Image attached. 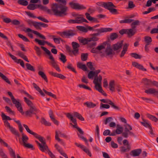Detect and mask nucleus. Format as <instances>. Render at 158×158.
Here are the masks:
<instances>
[{"label": "nucleus", "mask_w": 158, "mask_h": 158, "mask_svg": "<svg viewBox=\"0 0 158 158\" xmlns=\"http://www.w3.org/2000/svg\"><path fill=\"white\" fill-rule=\"evenodd\" d=\"M57 2L61 3H54L51 5V9L48 8V11L50 15H54L56 16L62 17L67 15L68 10L66 6L67 2L66 0H55Z\"/></svg>", "instance_id": "obj_1"}, {"label": "nucleus", "mask_w": 158, "mask_h": 158, "mask_svg": "<svg viewBox=\"0 0 158 158\" xmlns=\"http://www.w3.org/2000/svg\"><path fill=\"white\" fill-rule=\"evenodd\" d=\"M91 37L84 38L82 37H79L78 40L79 42L82 44L85 45H87L90 48L94 47L97 45V41L99 40V38L97 36H98V34L97 33L90 34Z\"/></svg>", "instance_id": "obj_2"}, {"label": "nucleus", "mask_w": 158, "mask_h": 158, "mask_svg": "<svg viewBox=\"0 0 158 158\" xmlns=\"http://www.w3.org/2000/svg\"><path fill=\"white\" fill-rule=\"evenodd\" d=\"M24 98L25 102L28 106V109L24 112L20 105V113L23 115L31 117L33 115H36L37 113L39 112L40 110L36 108L31 101L26 97H24Z\"/></svg>", "instance_id": "obj_3"}, {"label": "nucleus", "mask_w": 158, "mask_h": 158, "mask_svg": "<svg viewBox=\"0 0 158 158\" xmlns=\"http://www.w3.org/2000/svg\"><path fill=\"white\" fill-rule=\"evenodd\" d=\"M125 127L124 129L125 131L123 132V129H116L115 132L117 134H119L122 133V135L125 138H127L128 137V135H131L134 136V134L132 132L130 131V130H131L132 128L131 126L127 123L124 125Z\"/></svg>", "instance_id": "obj_4"}, {"label": "nucleus", "mask_w": 158, "mask_h": 158, "mask_svg": "<svg viewBox=\"0 0 158 158\" xmlns=\"http://www.w3.org/2000/svg\"><path fill=\"white\" fill-rule=\"evenodd\" d=\"M41 48L49 56V59L51 60L50 63L52 65V66L57 71L60 72L61 70L58 65L57 64L53 56L51 54L50 52L46 48L43 46H41Z\"/></svg>", "instance_id": "obj_5"}, {"label": "nucleus", "mask_w": 158, "mask_h": 158, "mask_svg": "<svg viewBox=\"0 0 158 158\" xmlns=\"http://www.w3.org/2000/svg\"><path fill=\"white\" fill-rule=\"evenodd\" d=\"M36 138L41 143V144L39 147L40 150L42 152H47L49 149L46 143L45 139L44 140V137L39 135Z\"/></svg>", "instance_id": "obj_6"}, {"label": "nucleus", "mask_w": 158, "mask_h": 158, "mask_svg": "<svg viewBox=\"0 0 158 158\" xmlns=\"http://www.w3.org/2000/svg\"><path fill=\"white\" fill-rule=\"evenodd\" d=\"M27 8L30 10H33L37 8H39L41 10L46 12L49 15L48 11V8L46 6H43L41 5H37L34 4H29L27 7Z\"/></svg>", "instance_id": "obj_7"}, {"label": "nucleus", "mask_w": 158, "mask_h": 158, "mask_svg": "<svg viewBox=\"0 0 158 158\" xmlns=\"http://www.w3.org/2000/svg\"><path fill=\"white\" fill-rule=\"evenodd\" d=\"M136 32V30H134L133 29H123L120 30L119 33L122 35L126 34L128 38H131L135 34Z\"/></svg>", "instance_id": "obj_8"}, {"label": "nucleus", "mask_w": 158, "mask_h": 158, "mask_svg": "<svg viewBox=\"0 0 158 158\" xmlns=\"http://www.w3.org/2000/svg\"><path fill=\"white\" fill-rule=\"evenodd\" d=\"M66 116L69 119H70L71 121L74 125H73L72 123H70V124L72 125L74 128H76L81 134L83 135L84 134V132L80 128L77 126V124L76 119L74 118L72 114L69 113H67Z\"/></svg>", "instance_id": "obj_9"}, {"label": "nucleus", "mask_w": 158, "mask_h": 158, "mask_svg": "<svg viewBox=\"0 0 158 158\" xmlns=\"http://www.w3.org/2000/svg\"><path fill=\"white\" fill-rule=\"evenodd\" d=\"M59 35L62 37L69 38L70 36H73L76 34L75 31L72 30H66L59 33Z\"/></svg>", "instance_id": "obj_10"}, {"label": "nucleus", "mask_w": 158, "mask_h": 158, "mask_svg": "<svg viewBox=\"0 0 158 158\" xmlns=\"http://www.w3.org/2000/svg\"><path fill=\"white\" fill-rule=\"evenodd\" d=\"M107 44L106 42H105L102 44L98 46L96 48H93L91 50L90 52L93 53H100V51L105 48V46Z\"/></svg>", "instance_id": "obj_11"}, {"label": "nucleus", "mask_w": 158, "mask_h": 158, "mask_svg": "<svg viewBox=\"0 0 158 158\" xmlns=\"http://www.w3.org/2000/svg\"><path fill=\"white\" fill-rule=\"evenodd\" d=\"M102 80V77L101 75H99L98 78H95L93 81V83L95 85V89L99 92L102 91V88L101 85L98 83V81L100 82H101Z\"/></svg>", "instance_id": "obj_12"}, {"label": "nucleus", "mask_w": 158, "mask_h": 158, "mask_svg": "<svg viewBox=\"0 0 158 158\" xmlns=\"http://www.w3.org/2000/svg\"><path fill=\"white\" fill-rule=\"evenodd\" d=\"M69 5L71 7L75 10H81L85 9L86 7L82 5H80L78 3H74L73 2H70Z\"/></svg>", "instance_id": "obj_13"}, {"label": "nucleus", "mask_w": 158, "mask_h": 158, "mask_svg": "<svg viewBox=\"0 0 158 158\" xmlns=\"http://www.w3.org/2000/svg\"><path fill=\"white\" fill-rule=\"evenodd\" d=\"M4 125L5 126H6L10 130L11 133L18 137L19 136V132L16 129L10 126V124L7 121H4Z\"/></svg>", "instance_id": "obj_14"}, {"label": "nucleus", "mask_w": 158, "mask_h": 158, "mask_svg": "<svg viewBox=\"0 0 158 158\" xmlns=\"http://www.w3.org/2000/svg\"><path fill=\"white\" fill-rule=\"evenodd\" d=\"M116 6L114 5L112 2H110L106 9L109 10L110 12L112 14L116 15L118 14L117 10L115 8H116Z\"/></svg>", "instance_id": "obj_15"}, {"label": "nucleus", "mask_w": 158, "mask_h": 158, "mask_svg": "<svg viewBox=\"0 0 158 158\" xmlns=\"http://www.w3.org/2000/svg\"><path fill=\"white\" fill-rule=\"evenodd\" d=\"M73 50H72V52L75 56L79 54V49L80 45L75 42H73L72 43Z\"/></svg>", "instance_id": "obj_16"}, {"label": "nucleus", "mask_w": 158, "mask_h": 158, "mask_svg": "<svg viewBox=\"0 0 158 158\" xmlns=\"http://www.w3.org/2000/svg\"><path fill=\"white\" fill-rule=\"evenodd\" d=\"M76 27L79 30L85 33L87 32L88 30L96 31L94 29L93 27L89 26H87L86 28L84 26H77Z\"/></svg>", "instance_id": "obj_17"}, {"label": "nucleus", "mask_w": 158, "mask_h": 158, "mask_svg": "<svg viewBox=\"0 0 158 158\" xmlns=\"http://www.w3.org/2000/svg\"><path fill=\"white\" fill-rule=\"evenodd\" d=\"M23 31H25V32H31L32 33H33L35 34L37 36H38L39 37H40V38L44 40H45L46 39L44 36L42 35L41 34L39 33L38 31L31 29L30 28H27V29L26 30H23Z\"/></svg>", "instance_id": "obj_18"}, {"label": "nucleus", "mask_w": 158, "mask_h": 158, "mask_svg": "<svg viewBox=\"0 0 158 158\" xmlns=\"http://www.w3.org/2000/svg\"><path fill=\"white\" fill-rule=\"evenodd\" d=\"M35 41L36 42H37L38 44L40 45H44L45 44V43L50 47L53 48H56L55 46L53 45L52 44L50 43H49V42L47 41H45L44 40H39L37 39H35Z\"/></svg>", "instance_id": "obj_19"}, {"label": "nucleus", "mask_w": 158, "mask_h": 158, "mask_svg": "<svg viewBox=\"0 0 158 158\" xmlns=\"http://www.w3.org/2000/svg\"><path fill=\"white\" fill-rule=\"evenodd\" d=\"M113 30V29L110 28H101L100 29H95L96 31H97V34L99 35L101 33L104 32H110Z\"/></svg>", "instance_id": "obj_20"}, {"label": "nucleus", "mask_w": 158, "mask_h": 158, "mask_svg": "<svg viewBox=\"0 0 158 158\" xmlns=\"http://www.w3.org/2000/svg\"><path fill=\"white\" fill-rule=\"evenodd\" d=\"M142 152L141 149H137L131 151L130 153V155L134 157L138 156Z\"/></svg>", "instance_id": "obj_21"}, {"label": "nucleus", "mask_w": 158, "mask_h": 158, "mask_svg": "<svg viewBox=\"0 0 158 158\" xmlns=\"http://www.w3.org/2000/svg\"><path fill=\"white\" fill-rule=\"evenodd\" d=\"M132 65L134 67L143 71H146L147 70L146 69L143 68V66L139 64L136 62H133L132 63Z\"/></svg>", "instance_id": "obj_22"}, {"label": "nucleus", "mask_w": 158, "mask_h": 158, "mask_svg": "<svg viewBox=\"0 0 158 158\" xmlns=\"http://www.w3.org/2000/svg\"><path fill=\"white\" fill-rule=\"evenodd\" d=\"M123 41L122 40L120 42L113 44V49L114 51H117L121 48L123 45Z\"/></svg>", "instance_id": "obj_23"}, {"label": "nucleus", "mask_w": 158, "mask_h": 158, "mask_svg": "<svg viewBox=\"0 0 158 158\" xmlns=\"http://www.w3.org/2000/svg\"><path fill=\"white\" fill-rule=\"evenodd\" d=\"M85 15L86 17V18L90 21L96 23H98L99 22L97 19L92 17L90 16L89 14V13H85Z\"/></svg>", "instance_id": "obj_24"}, {"label": "nucleus", "mask_w": 158, "mask_h": 158, "mask_svg": "<svg viewBox=\"0 0 158 158\" xmlns=\"http://www.w3.org/2000/svg\"><path fill=\"white\" fill-rule=\"evenodd\" d=\"M129 46V44H128L125 43L124 44L123 47V50L122 51L120 55V57H123L124 56Z\"/></svg>", "instance_id": "obj_25"}, {"label": "nucleus", "mask_w": 158, "mask_h": 158, "mask_svg": "<svg viewBox=\"0 0 158 158\" xmlns=\"http://www.w3.org/2000/svg\"><path fill=\"white\" fill-rule=\"evenodd\" d=\"M55 146L57 151L61 155L66 158H68L67 154L64 152L62 149L60 148V147L57 144H56Z\"/></svg>", "instance_id": "obj_26"}, {"label": "nucleus", "mask_w": 158, "mask_h": 158, "mask_svg": "<svg viewBox=\"0 0 158 158\" xmlns=\"http://www.w3.org/2000/svg\"><path fill=\"white\" fill-rule=\"evenodd\" d=\"M145 92L147 94H154L156 95L158 94V90H156L155 89L153 88H151L146 89L145 90Z\"/></svg>", "instance_id": "obj_27"}, {"label": "nucleus", "mask_w": 158, "mask_h": 158, "mask_svg": "<svg viewBox=\"0 0 158 158\" xmlns=\"http://www.w3.org/2000/svg\"><path fill=\"white\" fill-rule=\"evenodd\" d=\"M23 126L25 128L27 131L28 133H29V134H30L31 135H33L35 138L37 137V136H38V135H38V134H37V133H35V132L32 131H31L29 129L28 126L27 125H26L24 124H23Z\"/></svg>", "instance_id": "obj_28"}, {"label": "nucleus", "mask_w": 158, "mask_h": 158, "mask_svg": "<svg viewBox=\"0 0 158 158\" xmlns=\"http://www.w3.org/2000/svg\"><path fill=\"white\" fill-rule=\"evenodd\" d=\"M83 104L87 108H93L96 106V105L91 102H86L84 103Z\"/></svg>", "instance_id": "obj_29"}, {"label": "nucleus", "mask_w": 158, "mask_h": 158, "mask_svg": "<svg viewBox=\"0 0 158 158\" xmlns=\"http://www.w3.org/2000/svg\"><path fill=\"white\" fill-rule=\"evenodd\" d=\"M33 87L43 97L45 96V94H44L42 90L35 83H33Z\"/></svg>", "instance_id": "obj_30"}, {"label": "nucleus", "mask_w": 158, "mask_h": 158, "mask_svg": "<svg viewBox=\"0 0 158 158\" xmlns=\"http://www.w3.org/2000/svg\"><path fill=\"white\" fill-rule=\"evenodd\" d=\"M29 140L28 137L24 133L22 134V140L21 145H22L23 144L27 143Z\"/></svg>", "instance_id": "obj_31"}, {"label": "nucleus", "mask_w": 158, "mask_h": 158, "mask_svg": "<svg viewBox=\"0 0 158 158\" xmlns=\"http://www.w3.org/2000/svg\"><path fill=\"white\" fill-rule=\"evenodd\" d=\"M115 82L114 80L111 81L109 83V88L110 90L112 92H115Z\"/></svg>", "instance_id": "obj_32"}, {"label": "nucleus", "mask_w": 158, "mask_h": 158, "mask_svg": "<svg viewBox=\"0 0 158 158\" xmlns=\"http://www.w3.org/2000/svg\"><path fill=\"white\" fill-rule=\"evenodd\" d=\"M22 146L24 148L27 149H30L31 150H33L35 149L34 146L28 143H27L23 144Z\"/></svg>", "instance_id": "obj_33"}, {"label": "nucleus", "mask_w": 158, "mask_h": 158, "mask_svg": "<svg viewBox=\"0 0 158 158\" xmlns=\"http://www.w3.org/2000/svg\"><path fill=\"white\" fill-rule=\"evenodd\" d=\"M105 52L107 56H111L114 54V53L112 52V49L110 45L106 47L105 50Z\"/></svg>", "instance_id": "obj_34"}, {"label": "nucleus", "mask_w": 158, "mask_h": 158, "mask_svg": "<svg viewBox=\"0 0 158 158\" xmlns=\"http://www.w3.org/2000/svg\"><path fill=\"white\" fill-rule=\"evenodd\" d=\"M13 103L15 105V106L17 107L19 111H20V102H19V100H17L15 99L14 97L11 99Z\"/></svg>", "instance_id": "obj_35"}, {"label": "nucleus", "mask_w": 158, "mask_h": 158, "mask_svg": "<svg viewBox=\"0 0 158 158\" xmlns=\"http://www.w3.org/2000/svg\"><path fill=\"white\" fill-rule=\"evenodd\" d=\"M109 2H97L96 4L97 5L103 6L106 9V8L107 7V6L109 4Z\"/></svg>", "instance_id": "obj_36"}, {"label": "nucleus", "mask_w": 158, "mask_h": 158, "mask_svg": "<svg viewBox=\"0 0 158 158\" xmlns=\"http://www.w3.org/2000/svg\"><path fill=\"white\" fill-rule=\"evenodd\" d=\"M77 67L79 68L82 69L84 71H87V68L85 65L81 63H77Z\"/></svg>", "instance_id": "obj_37"}, {"label": "nucleus", "mask_w": 158, "mask_h": 158, "mask_svg": "<svg viewBox=\"0 0 158 158\" xmlns=\"http://www.w3.org/2000/svg\"><path fill=\"white\" fill-rule=\"evenodd\" d=\"M38 74L47 82H48L47 77L44 72L41 71H39L38 73Z\"/></svg>", "instance_id": "obj_38"}, {"label": "nucleus", "mask_w": 158, "mask_h": 158, "mask_svg": "<svg viewBox=\"0 0 158 158\" xmlns=\"http://www.w3.org/2000/svg\"><path fill=\"white\" fill-rule=\"evenodd\" d=\"M76 20L78 21V23H81L83 22L88 23V22L83 17H77L76 18Z\"/></svg>", "instance_id": "obj_39"}, {"label": "nucleus", "mask_w": 158, "mask_h": 158, "mask_svg": "<svg viewBox=\"0 0 158 158\" xmlns=\"http://www.w3.org/2000/svg\"><path fill=\"white\" fill-rule=\"evenodd\" d=\"M142 81L144 84L146 85L149 86L152 84V81L151 80L145 78H143Z\"/></svg>", "instance_id": "obj_40"}, {"label": "nucleus", "mask_w": 158, "mask_h": 158, "mask_svg": "<svg viewBox=\"0 0 158 158\" xmlns=\"http://www.w3.org/2000/svg\"><path fill=\"white\" fill-rule=\"evenodd\" d=\"M74 116L77 118L79 120L83 121H84V119L82 116L79 113L77 112H74L73 113Z\"/></svg>", "instance_id": "obj_41"}, {"label": "nucleus", "mask_w": 158, "mask_h": 158, "mask_svg": "<svg viewBox=\"0 0 158 158\" xmlns=\"http://www.w3.org/2000/svg\"><path fill=\"white\" fill-rule=\"evenodd\" d=\"M144 40L146 43V44L145 45V48L147 47V46L149 45L150 43L152 41L151 38L148 36H146L145 37Z\"/></svg>", "instance_id": "obj_42"}, {"label": "nucleus", "mask_w": 158, "mask_h": 158, "mask_svg": "<svg viewBox=\"0 0 158 158\" xmlns=\"http://www.w3.org/2000/svg\"><path fill=\"white\" fill-rule=\"evenodd\" d=\"M143 122H141L140 123L144 127L149 128L151 126V124L148 123L147 120L144 119H143Z\"/></svg>", "instance_id": "obj_43"}, {"label": "nucleus", "mask_w": 158, "mask_h": 158, "mask_svg": "<svg viewBox=\"0 0 158 158\" xmlns=\"http://www.w3.org/2000/svg\"><path fill=\"white\" fill-rule=\"evenodd\" d=\"M147 117L151 120L156 122L158 121V119L155 116L149 114H146Z\"/></svg>", "instance_id": "obj_44"}, {"label": "nucleus", "mask_w": 158, "mask_h": 158, "mask_svg": "<svg viewBox=\"0 0 158 158\" xmlns=\"http://www.w3.org/2000/svg\"><path fill=\"white\" fill-rule=\"evenodd\" d=\"M41 123L42 124H44L47 126H50L51 125V123L48 122L44 118H41Z\"/></svg>", "instance_id": "obj_45"}, {"label": "nucleus", "mask_w": 158, "mask_h": 158, "mask_svg": "<svg viewBox=\"0 0 158 158\" xmlns=\"http://www.w3.org/2000/svg\"><path fill=\"white\" fill-rule=\"evenodd\" d=\"M0 77L2 79L8 84L10 85L11 83L8 79L2 73L0 72Z\"/></svg>", "instance_id": "obj_46"}, {"label": "nucleus", "mask_w": 158, "mask_h": 158, "mask_svg": "<svg viewBox=\"0 0 158 158\" xmlns=\"http://www.w3.org/2000/svg\"><path fill=\"white\" fill-rule=\"evenodd\" d=\"M55 133L56 135L55 136V138L59 142H60V143L62 145H63V146H65V144L64 142L58 137V132H57V131H56Z\"/></svg>", "instance_id": "obj_47"}, {"label": "nucleus", "mask_w": 158, "mask_h": 158, "mask_svg": "<svg viewBox=\"0 0 158 158\" xmlns=\"http://www.w3.org/2000/svg\"><path fill=\"white\" fill-rule=\"evenodd\" d=\"M8 148L11 157L13 158H16L15 153L13 149L10 147H8Z\"/></svg>", "instance_id": "obj_48"}, {"label": "nucleus", "mask_w": 158, "mask_h": 158, "mask_svg": "<svg viewBox=\"0 0 158 158\" xmlns=\"http://www.w3.org/2000/svg\"><path fill=\"white\" fill-rule=\"evenodd\" d=\"M130 55L131 57L136 59H140L142 57L141 55H139L136 53H131L130 54Z\"/></svg>", "instance_id": "obj_49"}, {"label": "nucleus", "mask_w": 158, "mask_h": 158, "mask_svg": "<svg viewBox=\"0 0 158 158\" xmlns=\"http://www.w3.org/2000/svg\"><path fill=\"white\" fill-rule=\"evenodd\" d=\"M118 37V35L116 33H111L110 35V39L111 40H113Z\"/></svg>", "instance_id": "obj_50"}, {"label": "nucleus", "mask_w": 158, "mask_h": 158, "mask_svg": "<svg viewBox=\"0 0 158 158\" xmlns=\"http://www.w3.org/2000/svg\"><path fill=\"white\" fill-rule=\"evenodd\" d=\"M1 116L2 118V120H5L6 121V120H11L12 119L10 117L6 116L4 113L3 112L2 113Z\"/></svg>", "instance_id": "obj_51"}, {"label": "nucleus", "mask_w": 158, "mask_h": 158, "mask_svg": "<svg viewBox=\"0 0 158 158\" xmlns=\"http://www.w3.org/2000/svg\"><path fill=\"white\" fill-rule=\"evenodd\" d=\"M26 66L28 70H30L32 71L35 72V69L34 67L32 66L30 64L26 63Z\"/></svg>", "instance_id": "obj_52"}, {"label": "nucleus", "mask_w": 158, "mask_h": 158, "mask_svg": "<svg viewBox=\"0 0 158 158\" xmlns=\"http://www.w3.org/2000/svg\"><path fill=\"white\" fill-rule=\"evenodd\" d=\"M130 149V146L128 143H127V148H125L124 147H122L121 148V152H124L129 151Z\"/></svg>", "instance_id": "obj_53"}, {"label": "nucleus", "mask_w": 158, "mask_h": 158, "mask_svg": "<svg viewBox=\"0 0 158 158\" xmlns=\"http://www.w3.org/2000/svg\"><path fill=\"white\" fill-rule=\"evenodd\" d=\"M88 53H82L81 55V60L83 61H85L88 58Z\"/></svg>", "instance_id": "obj_54"}, {"label": "nucleus", "mask_w": 158, "mask_h": 158, "mask_svg": "<svg viewBox=\"0 0 158 158\" xmlns=\"http://www.w3.org/2000/svg\"><path fill=\"white\" fill-rule=\"evenodd\" d=\"M8 54L11 58L15 61V62H16L18 64L20 63V59H17L15 56L12 55L10 52L8 53Z\"/></svg>", "instance_id": "obj_55"}, {"label": "nucleus", "mask_w": 158, "mask_h": 158, "mask_svg": "<svg viewBox=\"0 0 158 158\" xmlns=\"http://www.w3.org/2000/svg\"><path fill=\"white\" fill-rule=\"evenodd\" d=\"M66 68L75 73H77V72L76 71L75 69L72 66V65L70 63H68Z\"/></svg>", "instance_id": "obj_56"}, {"label": "nucleus", "mask_w": 158, "mask_h": 158, "mask_svg": "<svg viewBox=\"0 0 158 158\" xmlns=\"http://www.w3.org/2000/svg\"><path fill=\"white\" fill-rule=\"evenodd\" d=\"M60 57L59 58V59L63 63H65L67 61L66 56L62 53L60 54Z\"/></svg>", "instance_id": "obj_57"}, {"label": "nucleus", "mask_w": 158, "mask_h": 158, "mask_svg": "<svg viewBox=\"0 0 158 158\" xmlns=\"http://www.w3.org/2000/svg\"><path fill=\"white\" fill-rule=\"evenodd\" d=\"M133 21V19H128L120 20L119 22L120 23H130Z\"/></svg>", "instance_id": "obj_58"}, {"label": "nucleus", "mask_w": 158, "mask_h": 158, "mask_svg": "<svg viewBox=\"0 0 158 158\" xmlns=\"http://www.w3.org/2000/svg\"><path fill=\"white\" fill-rule=\"evenodd\" d=\"M34 49L36 51V53L38 56H40L41 54V52L40 48L36 46H35Z\"/></svg>", "instance_id": "obj_59"}, {"label": "nucleus", "mask_w": 158, "mask_h": 158, "mask_svg": "<svg viewBox=\"0 0 158 158\" xmlns=\"http://www.w3.org/2000/svg\"><path fill=\"white\" fill-rule=\"evenodd\" d=\"M82 150L87 153V154L90 157H91L92 156V154L91 152H90L89 149L86 148V147L84 146Z\"/></svg>", "instance_id": "obj_60"}, {"label": "nucleus", "mask_w": 158, "mask_h": 158, "mask_svg": "<svg viewBox=\"0 0 158 158\" xmlns=\"http://www.w3.org/2000/svg\"><path fill=\"white\" fill-rule=\"evenodd\" d=\"M110 107V106L108 104H103L101 103L100 104V109L102 108L109 109Z\"/></svg>", "instance_id": "obj_61"}, {"label": "nucleus", "mask_w": 158, "mask_h": 158, "mask_svg": "<svg viewBox=\"0 0 158 158\" xmlns=\"http://www.w3.org/2000/svg\"><path fill=\"white\" fill-rule=\"evenodd\" d=\"M34 27L37 29H38V30H41V28L40 27V22H35V24L34 25Z\"/></svg>", "instance_id": "obj_62"}, {"label": "nucleus", "mask_w": 158, "mask_h": 158, "mask_svg": "<svg viewBox=\"0 0 158 158\" xmlns=\"http://www.w3.org/2000/svg\"><path fill=\"white\" fill-rule=\"evenodd\" d=\"M5 109L7 112L13 114H14V111L12 110L9 107L6 106Z\"/></svg>", "instance_id": "obj_63"}, {"label": "nucleus", "mask_w": 158, "mask_h": 158, "mask_svg": "<svg viewBox=\"0 0 158 158\" xmlns=\"http://www.w3.org/2000/svg\"><path fill=\"white\" fill-rule=\"evenodd\" d=\"M116 89L118 92H120L122 91V88L121 86L118 85L117 84L115 85V89Z\"/></svg>", "instance_id": "obj_64"}]
</instances>
